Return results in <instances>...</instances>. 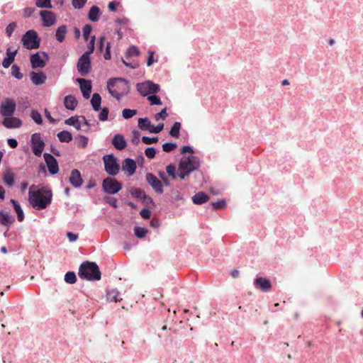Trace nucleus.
I'll list each match as a JSON object with an SVG mask.
<instances>
[{
	"label": "nucleus",
	"instance_id": "obj_18",
	"mask_svg": "<svg viewBox=\"0 0 363 363\" xmlns=\"http://www.w3.org/2000/svg\"><path fill=\"white\" fill-rule=\"evenodd\" d=\"M30 82L35 86L43 85L47 80V74L44 71H30L29 73Z\"/></svg>",
	"mask_w": 363,
	"mask_h": 363
},
{
	"label": "nucleus",
	"instance_id": "obj_25",
	"mask_svg": "<svg viewBox=\"0 0 363 363\" xmlns=\"http://www.w3.org/2000/svg\"><path fill=\"white\" fill-rule=\"evenodd\" d=\"M210 199V196L203 191L196 192L195 194L191 197L192 203L197 206H201L204 203H206Z\"/></svg>",
	"mask_w": 363,
	"mask_h": 363
},
{
	"label": "nucleus",
	"instance_id": "obj_50",
	"mask_svg": "<svg viewBox=\"0 0 363 363\" xmlns=\"http://www.w3.org/2000/svg\"><path fill=\"white\" fill-rule=\"evenodd\" d=\"M64 281L68 284H74L77 281V277L74 271H68L64 275Z\"/></svg>",
	"mask_w": 363,
	"mask_h": 363
},
{
	"label": "nucleus",
	"instance_id": "obj_15",
	"mask_svg": "<svg viewBox=\"0 0 363 363\" xmlns=\"http://www.w3.org/2000/svg\"><path fill=\"white\" fill-rule=\"evenodd\" d=\"M68 182L74 189H79L82 187L84 181L81 172L78 169H73L70 171Z\"/></svg>",
	"mask_w": 363,
	"mask_h": 363
},
{
	"label": "nucleus",
	"instance_id": "obj_58",
	"mask_svg": "<svg viewBox=\"0 0 363 363\" xmlns=\"http://www.w3.org/2000/svg\"><path fill=\"white\" fill-rule=\"evenodd\" d=\"M157 174H158V176L161 180L160 182L163 184V186H164L165 187H171L172 186V184L170 181V179H169L167 178V177L166 176L164 171L159 170L157 172Z\"/></svg>",
	"mask_w": 363,
	"mask_h": 363
},
{
	"label": "nucleus",
	"instance_id": "obj_24",
	"mask_svg": "<svg viewBox=\"0 0 363 363\" xmlns=\"http://www.w3.org/2000/svg\"><path fill=\"white\" fill-rule=\"evenodd\" d=\"M166 173L167 177H170L172 180H175L178 177L182 180H185L184 177H182L180 170L179 169V167H177L174 163H169L165 167Z\"/></svg>",
	"mask_w": 363,
	"mask_h": 363
},
{
	"label": "nucleus",
	"instance_id": "obj_30",
	"mask_svg": "<svg viewBox=\"0 0 363 363\" xmlns=\"http://www.w3.org/2000/svg\"><path fill=\"white\" fill-rule=\"evenodd\" d=\"M67 26L62 24L55 29V38L59 43H63L65 40L67 33Z\"/></svg>",
	"mask_w": 363,
	"mask_h": 363
},
{
	"label": "nucleus",
	"instance_id": "obj_55",
	"mask_svg": "<svg viewBox=\"0 0 363 363\" xmlns=\"http://www.w3.org/2000/svg\"><path fill=\"white\" fill-rule=\"evenodd\" d=\"M107 7L108 11L116 13L120 7H122V4L120 0H113L108 2Z\"/></svg>",
	"mask_w": 363,
	"mask_h": 363
},
{
	"label": "nucleus",
	"instance_id": "obj_22",
	"mask_svg": "<svg viewBox=\"0 0 363 363\" xmlns=\"http://www.w3.org/2000/svg\"><path fill=\"white\" fill-rule=\"evenodd\" d=\"M102 16V11L96 4L92 5L87 11L86 18L91 23L98 22Z\"/></svg>",
	"mask_w": 363,
	"mask_h": 363
},
{
	"label": "nucleus",
	"instance_id": "obj_49",
	"mask_svg": "<svg viewBox=\"0 0 363 363\" xmlns=\"http://www.w3.org/2000/svg\"><path fill=\"white\" fill-rule=\"evenodd\" d=\"M75 140L79 148H85L87 147L89 143V138L87 136L82 134H77L75 136Z\"/></svg>",
	"mask_w": 363,
	"mask_h": 363
},
{
	"label": "nucleus",
	"instance_id": "obj_47",
	"mask_svg": "<svg viewBox=\"0 0 363 363\" xmlns=\"http://www.w3.org/2000/svg\"><path fill=\"white\" fill-rule=\"evenodd\" d=\"M35 7L43 10L52 9L54 8L52 0H35Z\"/></svg>",
	"mask_w": 363,
	"mask_h": 363
},
{
	"label": "nucleus",
	"instance_id": "obj_41",
	"mask_svg": "<svg viewBox=\"0 0 363 363\" xmlns=\"http://www.w3.org/2000/svg\"><path fill=\"white\" fill-rule=\"evenodd\" d=\"M30 117L37 125H43L44 124L43 116L38 109L32 108L30 112Z\"/></svg>",
	"mask_w": 363,
	"mask_h": 363
},
{
	"label": "nucleus",
	"instance_id": "obj_12",
	"mask_svg": "<svg viewBox=\"0 0 363 363\" xmlns=\"http://www.w3.org/2000/svg\"><path fill=\"white\" fill-rule=\"evenodd\" d=\"M253 285L255 289L262 292H269L272 289V283L269 277L257 274L253 280Z\"/></svg>",
	"mask_w": 363,
	"mask_h": 363
},
{
	"label": "nucleus",
	"instance_id": "obj_52",
	"mask_svg": "<svg viewBox=\"0 0 363 363\" xmlns=\"http://www.w3.org/2000/svg\"><path fill=\"white\" fill-rule=\"evenodd\" d=\"M138 113V111L135 108H125L122 110V117L128 120L134 117Z\"/></svg>",
	"mask_w": 363,
	"mask_h": 363
},
{
	"label": "nucleus",
	"instance_id": "obj_3",
	"mask_svg": "<svg viewBox=\"0 0 363 363\" xmlns=\"http://www.w3.org/2000/svg\"><path fill=\"white\" fill-rule=\"evenodd\" d=\"M201 164V160L196 155L183 156L179 162V169L182 177L186 179L191 173L199 169Z\"/></svg>",
	"mask_w": 363,
	"mask_h": 363
},
{
	"label": "nucleus",
	"instance_id": "obj_35",
	"mask_svg": "<svg viewBox=\"0 0 363 363\" xmlns=\"http://www.w3.org/2000/svg\"><path fill=\"white\" fill-rule=\"evenodd\" d=\"M57 137L58 140L62 143H68L73 140V134L68 130H62L58 132Z\"/></svg>",
	"mask_w": 363,
	"mask_h": 363
},
{
	"label": "nucleus",
	"instance_id": "obj_42",
	"mask_svg": "<svg viewBox=\"0 0 363 363\" xmlns=\"http://www.w3.org/2000/svg\"><path fill=\"white\" fill-rule=\"evenodd\" d=\"M141 52L138 45H130L126 50L125 52V57L127 59H130L133 57H138L140 55Z\"/></svg>",
	"mask_w": 363,
	"mask_h": 363
},
{
	"label": "nucleus",
	"instance_id": "obj_39",
	"mask_svg": "<svg viewBox=\"0 0 363 363\" xmlns=\"http://www.w3.org/2000/svg\"><path fill=\"white\" fill-rule=\"evenodd\" d=\"M227 206V200L225 198L217 199L216 201H211L208 204V208L213 211H218L223 209Z\"/></svg>",
	"mask_w": 363,
	"mask_h": 363
},
{
	"label": "nucleus",
	"instance_id": "obj_8",
	"mask_svg": "<svg viewBox=\"0 0 363 363\" xmlns=\"http://www.w3.org/2000/svg\"><path fill=\"white\" fill-rule=\"evenodd\" d=\"M50 58V55L46 51H37L29 55L30 65L33 69L45 67Z\"/></svg>",
	"mask_w": 363,
	"mask_h": 363
},
{
	"label": "nucleus",
	"instance_id": "obj_63",
	"mask_svg": "<svg viewBox=\"0 0 363 363\" xmlns=\"http://www.w3.org/2000/svg\"><path fill=\"white\" fill-rule=\"evenodd\" d=\"M180 154L182 155L183 156H186L185 155L189 152L191 155H194V154L196 153V150L194 149V147L191 145H182L181 147H180Z\"/></svg>",
	"mask_w": 363,
	"mask_h": 363
},
{
	"label": "nucleus",
	"instance_id": "obj_17",
	"mask_svg": "<svg viewBox=\"0 0 363 363\" xmlns=\"http://www.w3.org/2000/svg\"><path fill=\"white\" fill-rule=\"evenodd\" d=\"M17 177L13 172V169L9 167H6L2 172V182L4 184L11 189L16 185Z\"/></svg>",
	"mask_w": 363,
	"mask_h": 363
},
{
	"label": "nucleus",
	"instance_id": "obj_53",
	"mask_svg": "<svg viewBox=\"0 0 363 363\" xmlns=\"http://www.w3.org/2000/svg\"><path fill=\"white\" fill-rule=\"evenodd\" d=\"M98 112V118L100 121L105 122L108 120L109 108L108 106H101V109Z\"/></svg>",
	"mask_w": 363,
	"mask_h": 363
},
{
	"label": "nucleus",
	"instance_id": "obj_31",
	"mask_svg": "<svg viewBox=\"0 0 363 363\" xmlns=\"http://www.w3.org/2000/svg\"><path fill=\"white\" fill-rule=\"evenodd\" d=\"M82 95L84 99H89L91 97L92 89H93V82L91 79H89L85 84H82L79 86Z\"/></svg>",
	"mask_w": 363,
	"mask_h": 363
},
{
	"label": "nucleus",
	"instance_id": "obj_56",
	"mask_svg": "<svg viewBox=\"0 0 363 363\" xmlns=\"http://www.w3.org/2000/svg\"><path fill=\"white\" fill-rule=\"evenodd\" d=\"M172 193L174 194V203H173L174 206H175V207L179 206L180 204L177 203H176L177 201H182V203H184L185 199H184V196L180 194V192L179 191L178 189H174V188L172 189Z\"/></svg>",
	"mask_w": 363,
	"mask_h": 363
},
{
	"label": "nucleus",
	"instance_id": "obj_5",
	"mask_svg": "<svg viewBox=\"0 0 363 363\" xmlns=\"http://www.w3.org/2000/svg\"><path fill=\"white\" fill-rule=\"evenodd\" d=\"M104 171L112 177L117 176L121 169L118 158L113 153L106 154L102 157Z\"/></svg>",
	"mask_w": 363,
	"mask_h": 363
},
{
	"label": "nucleus",
	"instance_id": "obj_10",
	"mask_svg": "<svg viewBox=\"0 0 363 363\" xmlns=\"http://www.w3.org/2000/svg\"><path fill=\"white\" fill-rule=\"evenodd\" d=\"M16 111V101L13 98L6 97L0 104V115L3 118L12 116Z\"/></svg>",
	"mask_w": 363,
	"mask_h": 363
},
{
	"label": "nucleus",
	"instance_id": "obj_7",
	"mask_svg": "<svg viewBox=\"0 0 363 363\" xmlns=\"http://www.w3.org/2000/svg\"><path fill=\"white\" fill-rule=\"evenodd\" d=\"M29 144L33 155L38 157H41L46 145L45 140L42 137V133L40 132L33 133L30 135Z\"/></svg>",
	"mask_w": 363,
	"mask_h": 363
},
{
	"label": "nucleus",
	"instance_id": "obj_64",
	"mask_svg": "<svg viewBox=\"0 0 363 363\" xmlns=\"http://www.w3.org/2000/svg\"><path fill=\"white\" fill-rule=\"evenodd\" d=\"M164 128V124L162 122L159 123L157 125L152 123L149 133L151 134H158L162 132Z\"/></svg>",
	"mask_w": 363,
	"mask_h": 363
},
{
	"label": "nucleus",
	"instance_id": "obj_38",
	"mask_svg": "<svg viewBox=\"0 0 363 363\" xmlns=\"http://www.w3.org/2000/svg\"><path fill=\"white\" fill-rule=\"evenodd\" d=\"M137 91L139 94L143 96H149V84L148 79L145 80L143 82H138L135 85Z\"/></svg>",
	"mask_w": 363,
	"mask_h": 363
},
{
	"label": "nucleus",
	"instance_id": "obj_33",
	"mask_svg": "<svg viewBox=\"0 0 363 363\" xmlns=\"http://www.w3.org/2000/svg\"><path fill=\"white\" fill-rule=\"evenodd\" d=\"M120 292L116 288L112 289H106V297L107 301L110 302L117 303L122 300L120 297Z\"/></svg>",
	"mask_w": 363,
	"mask_h": 363
},
{
	"label": "nucleus",
	"instance_id": "obj_59",
	"mask_svg": "<svg viewBox=\"0 0 363 363\" xmlns=\"http://www.w3.org/2000/svg\"><path fill=\"white\" fill-rule=\"evenodd\" d=\"M149 84V95L157 94L161 90L160 85L159 84L155 83L153 81L148 79Z\"/></svg>",
	"mask_w": 363,
	"mask_h": 363
},
{
	"label": "nucleus",
	"instance_id": "obj_32",
	"mask_svg": "<svg viewBox=\"0 0 363 363\" xmlns=\"http://www.w3.org/2000/svg\"><path fill=\"white\" fill-rule=\"evenodd\" d=\"M118 82L124 83L125 86L130 85V80L123 77H112L106 82V88H113Z\"/></svg>",
	"mask_w": 363,
	"mask_h": 363
},
{
	"label": "nucleus",
	"instance_id": "obj_46",
	"mask_svg": "<svg viewBox=\"0 0 363 363\" xmlns=\"http://www.w3.org/2000/svg\"><path fill=\"white\" fill-rule=\"evenodd\" d=\"M106 39V35L105 33H101L98 39H97V43H96V53L98 55H101L103 53L104 50V46Z\"/></svg>",
	"mask_w": 363,
	"mask_h": 363
},
{
	"label": "nucleus",
	"instance_id": "obj_2",
	"mask_svg": "<svg viewBox=\"0 0 363 363\" xmlns=\"http://www.w3.org/2000/svg\"><path fill=\"white\" fill-rule=\"evenodd\" d=\"M101 271L96 262L83 261L78 268V276L80 279L90 282L99 281L101 279Z\"/></svg>",
	"mask_w": 363,
	"mask_h": 363
},
{
	"label": "nucleus",
	"instance_id": "obj_11",
	"mask_svg": "<svg viewBox=\"0 0 363 363\" xmlns=\"http://www.w3.org/2000/svg\"><path fill=\"white\" fill-rule=\"evenodd\" d=\"M41 26L50 28L55 26L57 22V14L50 10H40L39 11Z\"/></svg>",
	"mask_w": 363,
	"mask_h": 363
},
{
	"label": "nucleus",
	"instance_id": "obj_16",
	"mask_svg": "<svg viewBox=\"0 0 363 363\" xmlns=\"http://www.w3.org/2000/svg\"><path fill=\"white\" fill-rule=\"evenodd\" d=\"M137 169L135 160L130 157L125 158L122 162V171L128 177H133Z\"/></svg>",
	"mask_w": 363,
	"mask_h": 363
},
{
	"label": "nucleus",
	"instance_id": "obj_61",
	"mask_svg": "<svg viewBox=\"0 0 363 363\" xmlns=\"http://www.w3.org/2000/svg\"><path fill=\"white\" fill-rule=\"evenodd\" d=\"M159 150L153 146L147 147L145 149V155L150 160L155 158Z\"/></svg>",
	"mask_w": 363,
	"mask_h": 363
},
{
	"label": "nucleus",
	"instance_id": "obj_34",
	"mask_svg": "<svg viewBox=\"0 0 363 363\" xmlns=\"http://www.w3.org/2000/svg\"><path fill=\"white\" fill-rule=\"evenodd\" d=\"M79 116L74 115L65 120V124L69 126H73L77 130H82V123L79 120Z\"/></svg>",
	"mask_w": 363,
	"mask_h": 363
},
{
	"label": "nucleus",
	"instance_id": "obj_6",
	"mask_svg": "<svg viewBox=\"0 0 363 363\" xmlns=\"http://www.w3.org/2000/svg\"><path fill=\"white\" fill-rule=\"evenodd\" d=\"M123 187V184L115 177H106L101 181V191L106 196L117 194Z\"/></svg>",
	"mask_w": 363,
	"mask_h": 363
},
{
	"label": "nucleus",
	"instance_id": "obj_14",
	"mask_svg": "<svg viewBox=\"0 0 363 363\" xmlns=\"http://www.w3.org/2000/svg\"><path fill=\"white\" fill-rule=\"evenodd\" d=\"M20 47L18 46L16 49L13 50V46L10 44L6 45L5 55L1 61V65L4 68L7 69L12 64H14L16 55L18 54Z\"/></svg>",
	"mask_w": 363,
	"mask_h": 363
},
{
	"label": "nucleus",
	"instance_id": "obj_57",
	"mask_svg": "<svg viewBox=\"0 0 363 363\" xmlns=\"http://www.w3.org/2000/svg\"><path fill=\"white\" fill-rule=\"evenodd\" d=\"M17 27L18 25L16 21L10 22L5 28V35L8 38H11Z\"/></svg>",
	"mask_w": 363,
	"mask_h": 363
},
{
	"label": "nucleus",
	"instance_id": "obj_27",
	"mask_svg": "<svg viewBox=\"0 0 363 363\" xmlns=\"http://www.w3.org/2000/svg\"><path fill=\"white\" fill-rule=\"evenodd\" d=\"M145 194L146 192L143 189L132 186L128 189V194L126 196L128 197L129 194L132 199L140 202Z\"/></svg>",
	"mask_w": 363,
	"mask_h": 363
},
{
	"label": "nucleus",
	"instance_id": "obj_1",
	"mask_svg": "<svg viewBox=\"0 0 363 363\" xmlns=\"http://www.w3.org/2000/svg\"><path fill=\"white\" fill-rule=\"evenodd\" d=\"M44 186V184L38 185L32 184L29 187L28 203L30 206L36 211L46 209L50 206L53 199V192L49 184L45 186L44 189H40L38 191L33 189H38Z\"/></svg>",
	"mask_w": 363,
	"mask_h": 363
},
{
	"label": "nucleus",
	"instance_id": "obj_45",
	"mask_svg": "<svg viewBox=\"0 0 363 363\" xmlns=\"http://www.w3.org/2000/svg\"><path fill=\"white\" fill-rule=\"evenodd\" d=\"M11 69V76L17 80H21L24 76L23 73L21 72V67L14 63L12 64Z\"/></svg>",
	"mask_w": 363,
	"mask_h": 363
},
{
	"label": "nucleus",
	"instance_id": "obj_20",
	"mask_svg": "<svg viewBox=\"0 0 363 363\" xmlns=\"http://www.w3.org/2000/svg\"><path fill=\"white\" fill-rule=\"evenodd\" d=\"M1 124L7 129H16L23 125V121L12 115V116H7L1 121Z\"/></svg>",
	"mask_w": 363,
	"mask_h": 363
},
{
	"label": "nucleus",
	"instance_id": "obj_29",
	"mask_svg": "<svg viewBox=\"0 0 363 363\" xmlns=\"http://www.w3.org/2000/svg\"><path fill=\"white\" fill-rule=\"evenodd\" d=\"M182 128V123L179 121H174L170 126L169 130H168L169 136L175 139H178L181 135Z\"/></svg>",
	"mask_w": 363,
	"mask_h": 363
},
{
	"label": "nucleus",
	"instance_id": "obj_48",
	"mask_svg": "<svg viewBox=\"0 0 363 363\" xmlns=\"http://www.w3.org/2000/svg\"><path fill=\"white\" fill-rule=\"evenodd\" d=\"M156 52L152 50H147V55L146 58V65L147 67H151L154 63L158 61L159 57L158 55H155Z\"/></svg>",
	"mask_w": 363,
	"mask_h": 363
},
{
	"label": "nucleus",
	"instance_id": "obj_43",
	"mask_svg": "<svg viewBox=\"0 0 363 363\" xmlns=\"http://www.w3.org/2000/svg\"><path fill=\"white\" fill-rule=\"evenodd\" d=\"M94 26L91 23H86L82 28V36L84 41H88L92 37Z\"/></svg>",
	"mask_w": 363,
	"mask_h": 363
},
{
	"label": "nucleus",
	"instance_id": "obj_37",
	"mask_svg": "<svg viewBox=\"0 0 363 363\" xmlns=\"http://www.w3.org/2000/svg\"><path fill=\"white\" fill-rule=\"evenodd\" d=\"M30 106V104L28 101V98L27 96L21 97L18 99V102L16 103V110L19 113H24L26 109H28Z\"/></svg>",
	"mask_w": 363,
	"mask_h": 363
},
{
	"label": "nucleus",
	"instance_id": "obj_28",
	"mask_svg": "<svg viewBox=\"0 0 363 363\" xmlns=\"http://www.w3.org/2000/svg\"><path fill=\"white\" fill-rule=\"evenodd\" d=\"M133 230V235L139 240H144L150 233V230L145 226L135 225Z\"/></svg>",
	"mask_w": 363,
	"mask_h": 363
},
{
	"label": "nucleus",
	"instance_id": "obj_21",
	"mask_svg": "<svg viewBox=\"0 0 363 363\" xmlns=\"http://www.w3.org/2000/svg\"><path fill=\"white\" fill-rule=\"evenodd\" d=\"M111 144L118 150H123L128 147V141L123 133H115L111 140Z\"/></svg>",
	"mask_w": 363,
	"mask_h": 363
},
{
	"label": "nucleus",
	"instance_id": "obj_62",
	"mask_svg": "<svg viewBox=\"0 0 363 363\" xmlns=\"http://www.w3.org/2000/svg\"><path fill=\"white\" fill-rule=\"evenodd\" d=\"M147 101L151 106H162V101L160 97L157 94L149 95L147 96Z\"/></svg>",
	"mask_w": 363,
	"mask_h": 363
},
{
	"label": "nucleus",
	"instance_id": "obj_26",
	"mask_svg": "<svg viewBox=\"0 0 363 363\" xmlns=\"http://www.w3.org/2000/svg\"><path fill=\"white\" fill-rule=\"evenodd\" d=\"M64 106L68 111H74L78 105V101L74 94H68L63 100Z\"/></svg>",
	"mask_w": 363,
	"mask_h": 363
},
{
	"label": "nucleus",
	"instance_id": "obj_13",
	"mask_svg": "<svg viewBox=\"0 0 363 363\" xmlns=\"http://www.w3.org/2000/svg\"><path fill=\"white\" fill-rule=\"evenodd\" d=\"M43 156L45 164L48 167V173L50 176H54L59 173L60 166L59 162L51 153L43 152Z\"/></svg>",
	"mask_w": 363,
	"mask_h": 363
},
{
	"label": "nucleus",
	"instance_id": "obj_4",
	"mask_svg": "<svg viewBox=\"0 0 363 363\" xmlns=\"http://www.w3.org/2000/svg\"><path fill=\"white\" fill-rule=\"evenodd\" d=\"M42 38L33 28L26 30L21 36L20 44L27 50H38L40 48Z\"/></svg>",
	"mask_w": 363,
	"mask_h": 363
},
{
	"label": "nucleus",
	"instance_id": "obj_51",
	"mask_svg": "<svg viewBox=\"0 0 363 363\" xmlns=\"http://www.w3.org/2000/svg\"><path fill=\"white\" fill-rule=\"evenodd\" d=\"M178 147V144L176 142L169 140L164 143L162 145V151L164 152H171Z\"/></svg>",
	"mask_w": 363,
	"mask_h": 363
},
{
	"label": "nucleus",
	"instance_id": "obj_36",
	"mask_svg": "<svg viewBox=\"0 0 363 363\" xmlns=\"http://www.w3.org/2000/svg\"><path fill=\"white\" fill-rule=\"evenodd\" d=\"M101 102L102 99L101 95L98 92H94L91 95L90 101L92 109L94 111H99L100 109H101Z\"/></svg>",
	"mask_w": 363,
	"mask_h": 363
},
{
	"label": "nucleus",
	"instance_id": "obj_9",
	"mask_svg": "<svg viewBox=\"0 0 363 363\" xmlns=\"http://www.w3.org/2000/svg\"><path fill=\"white\" fill-rule=\"evenodd\" d=\"M93 59L91 55L82 53L77 62L78 72L83 77L88 76L92 71Z\"/></svg>",
	"mask_w": 363,
	"mask_h": 363
},
{
	"label": "nucleus",
	"instance_id": "obj_54",
	"mask_svg": "<svg viewBox=\"0 0 363 363\" xmlns=\"http://www.w3.org/2000/svg\"><path fill=\"white\" fill-rule=\"evenodd\" d=\"M104 203L108 204L113 208H118V199L111 196H105L103 197Z\"/></svg>",
	"mask_w": 363,
	"mask_h": 363
},
{
	"label": "nucleus",
	"instance_id": "obj_19",
	"mask_svg": "<svg viewBox=\"0 0 363 363\" xmlns=\"http://www.w3.org/2000/svg\"><path fill=\"white\" fill-rule=\"evenodd\" d=\"M15 221V216L9 211L0 209V225L7 228V230H9Z\"/></svg>",
	"mask_w": 363,
	"mask_h": 363
},
{
	"label": "nucleus",
	"instance_id": "obj_23",
	"mask_svg": "<svg viewBox=\"0 0 363 363\" xmlns=\"http://www.w3.org/2000/svg\"><path fill=\"white\" fill-rule=\"evenodd\" d=\"M9 203L16 213L17 220L21 223L23 222L25 220V213L19 201L15 199H11Z\"/></svg>",
	"mask_w": 363,
	"mask_h": 363
},
{
	"label": "nucleus",
	"instance_id": "obj_40",
	"mask_svg": "<svg viewBox=\"0 0 363 363\" xmlns=\"http://www.w3.org/2000/svg\"><path fill=\"white\" fill-rule=\"evenodd\" d=\"M151 125L152 122L148 117L139 118L138 120V127L142 130L149 133Z\"/></svg>",
	"mask_w": 363,
	"mask_h": 363
},
{
	"label": "nucleus",
	"instance_id": "obj_60",
	"mask_svg": "<svg viewBox=\"0 0 363 363\" xmlns=\"http://www.w3.org/2000/svg\"><path fill=\"white\" fill-rule=\"evenodd\" d=\"M145 180L149 186L152 187L155 186L160 180L157 178V177L151 172H147L145 174Z\"/></svg>",
	"mask_w": 363,
	"mask_h": 363
},
{
	"label": "nucleus",
	"instance_id": "obj_44",
	"mask_svg": "<svg viewBox=\"0 0 363 363\" xmlns=\"http://www.w3.org/2000/svg\"><path fill=\"white\" fill-rule=\"evenodd\" d=\"M96 35H92L88 41H85L86 43V50H85L83 53L91 55L95 50H96Z\"/></svg>",
	"mask_w": 363,
	"mask_h": 363
}]
</instances>
